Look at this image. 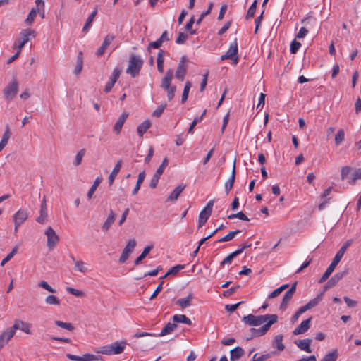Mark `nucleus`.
<instances>
[{
	"label": "nucleus",
	"mask_w": 361,
	"mask_h": 361,
	"mask_svg": "<svg viewBox=\"0 0 361 361\" xmlns=\"http://www.w3.org/2000/svg\"><path fill=\"white\" fill-rule=\"evenodd\" d=\"M278 315L275 314H267L264 315L258 316L250 314L248 315L244 316L242 320L245 324H247L249 326H258L264 322H269L271 321V326H272L273 324L278 322Z\"/></svg>",
	"instance_id": "f257e3e1"
},
{
	"label": "nucleus",
	"mask_w": 361,
	"mask_h": 361,
	"mask_svg": "<svg viewBox=\"0 0 361 361\" xmlns=\"http://www.w3.org/2000/svg\"><path fill=\"white\" fill-rule=\"evenodd\" d=\"M143 65V60L138 56L132 54L129 60L128 66L126 73L135 78L139 74V72Z\"/></svg>",
	"instance_id": "f03ea898"
},
{
	"label": "nucleus",
	"mask_w": 361,
	"mask_h": 361,
	"mask_svg": "<svg viewBox=\"0 0 361 361\" xmlns=\"http://www.w3.org/2000/svg\"><path fill=\"white\" fill-rule=\"evenodd\" d=\"M177 327V324L171 322H168L166 326L162 329L161 332L158 334H152L148 332H137L134 334V337L135 338H140L142 336H164L165 335L169 334L171 332H173Z\"/></svg>",
	"instance_id": "7ed1b4c3"
},
{
	"label": "nucleus",
	"mask_w": 361,
	"mask_h": 361,
	"mask_svg": "<svg viewBox=\"0 0 361 361\" xmlns=\"http://www.w3.org/2000/svg\"><path fill=\"white\" fill-rule=\"evenodd\" d=\"M35 31L31 29H24L23 30L20 34L19 37L17 39L16 44H15V47L18 49V50H20L21 52L22 48L24 47V45L30 40V37H35Z\"/></svg>",
	"instance_id": "20e7f679"
},
{
	"label": "nucleus",
	"mask_w": 361,
	"mask_h": 361,
	"mask_svg": "<svg viewBox=\"0 0 361 361\" xmlns=\"http://www.w3.org/2000/svg\"><path fill=\"white\" fill-rule=\"evenodd\" d=\"M238 42L237 39H235L233 42L231 43L228 51L221 56V60L224 61L226 59H231L233 61L234 64H237L238 61Z\"/></svg>",
	"instance_id": "39448f33"
},
{
	"label": "nucleus",
	"mask_w": 361,
	"mask_h": 361,
	"mask_svg": "<svg viewBox=\"0 0 361 361\" xmlns=\"http://www.w3.org/2000/svg\"><path fill=\"white\" fill-rule=\"evenodd\" d=\"M352 243H353V240H348L345 241L341 247L336 252V254L335 257H334L331 263L329 266V267L331 269L334 271L336 267L338 265V264L341 260V259L343 257V255H344L345 252H346L347 249L351 245Z\"/></svg>",
	"instance_id": "423d86ee"
},
{
	"label": "nucleus",
	"mask_w": 361,
	"mask_h": 361,
	"mask_svg": "<svg viewBox=\"0 0 361 361\" xmlns=\"http://www.w3.org/2000/svg\"><path fill=\"white\" fill-rule=\"evenodd\" d=\"M169 164V160L167 158H164L161 164V165L159 166V168L157 169L155 173L154 174L151 181L149 186L151 188H155L157 186L159 180L160 178V176L163 173L164 169L167 167Z\"/></svg>",
	"instance_id": "0eeeda50"
},
{
	"label": "nucleus",
	"mask_w": 361,
	"mask_h": 361,
	"mask_svg": "<svg viewBox=\"0 0 361 361\" xmlns=\"http://www.w3.org/2000/svg\"><path fill=\"white\" fill-rule=\"evenodd\" d=\"M45 235L47 237V245L49 250H52L59 242V237L51 226L47 228Z\"/></svg>",
	"instance_id": "6e6552de"
},
{
	"label": "nucleus",
	"mask_w": 361,
	"mask_h": 361,
	"mask_svg": "<svg viewBox=\"0 0 361 361\" xmlns=\"http://www.w3.org/2000/svg\"><path fill=\"white\" fill-rule=\"evenodd\" d=\"M297 283V281L293 283L291 287L284 294L279 307L281 310H285L287 308L289 302L291 300L293 295L296 291Z\"/></svg>",
	"instance_id": "1a4fd4ad"
},
{
	"label": "nucleus",
	"mask_w": 361,
	"mask_h": 361,
	"mask_svg": "<svg viewBox=\"0 0 361 361\" xmlns=\"http://www.w3.org/2000/svg\"><path fill=\"white\" fill-rule=\"evenodd\" d=\"M136 246V241L135 239L130 240L126 246L124 247L121 255L119 258V262L123 264L128 259L130 254L133 252Z\"/></svg>",
	"instance_id": "9d476101"
},
{
	"label": "nucleus",
	"mask_w": 361,
	"mask_h": 361,
	"mask_svg": "<svg viewBox=\"0 0 361 361\" xmlns=\"http://www.w3.org/2000/svg\"><path fill=\"white\" fill-rule=\"evenodd\" d=\"M349 273L348 269H345L342 271L337 272L334 274L328 281L326 283V288L330 289L335 286L340 280H341L344 276L348 275Z\"/></svg>",
	"instance_id": "9b49d317"
},
{
	"label": "nucleus",
	"mask_w": 361,
	"mask_h": 361,
	"mask_svg": "<svg viewBox=\"0 0 361 361\" xmlns=\"http://www.w3.org/2000/svg\"><path fill=\"white\" fill-rule=\"evenodd\" d=\"M271 321L267 322L265 324H264L262 327H260L259 329L251 328L250 330L251 332V336L250 337L247 338V340L248 341V340L252 339L255 337H259V336L265 335L267 333V331L269 330L270 327L271 326Z\"/></svg>",
	"instance_id": "f8f14e48"
},
{
	"label": "nucleus",
	"mask_w": 361,
	"mask_h": 361,
	"mask_svg": "<svg viewBox=\"0 0 361 361\" xmlns=\"http://www.w3.org/2000/svg\"><path fill=\"white\" fill-rule=\"evenodd\" d=\"M12 329H13L14 333L16 334V331L18 329L21 330L27 334H31L32 332L30 331L31 324L22 321L20 319H16L14 321V324L12 326H11Z\"/></svg>",
	"instance_id": "ddd939ff"
},
{
	"label": "nucleus",
	"mask_w": 361,
	"mask_h": 361,
	"mask_svg": "<svg viewBox=\"0 0 361 361\" xmlns=\"http://www.w3.org/2000/svg\"><path fill=\"white\" fill-rule=\"evenodd\" d=\"M14 335L13 329L11 327L7 328L0 334V350L9 342Z\"/></svg>",
	"instance_id": "4468645a"
},
{
	"label": "nucleus",
	"mask_w": 361,
	"mask_h": 361,
	"mask_svg": "<svg viewBox=\"0 0 361 361\" xmlns=\"http://www.w3.org/2000/svg\"><path fill=\"white\" fill-rule=\"evenodd\" d=\"M186 61V57L185 56H182L176 71V77L182 81L184 79L187 71Z\"/></svg>",
	"instance_id": "2eb2a0df"
},
{
	"label": "nucleus",
	"mask_w": 361,
	"mask_h": 361,
	"mask_svg": "<svg viewBox=\"0 0 361 361\" xmlns=\"http://www.w3.org/2000/svg\"><path fill=\"white\" fill-rule=\"evenodd\" d=\"M27 216L28 214L25 210L19 209L13 216L14 224H16V226H20L27 219Z\"/></svg>",
	"instance_id": "dca6fc26"
},
{
	"label": "nucleus",
	"mask_w": 361,
	"mask_h": 361,
	"mask_svg": "<svg viewBox=\"0 0 361 361\" xmlns=\"http://www.w3.org/2000/svg\"><path fill=\"white\" fill-rule=\"evenodd\" d=\"M121 72L122 70L121 68H116L114 69L113 73L109 78V80L106 84L104 90H111L117 79L120 76Z\"/></svg>",
	"instance_id": "f3484780"
},
{
	"label": "nucleus",
	"mask_w": 361,
	"mask_h": 361,
	"mask_svg": "<svg viewBox=\"0 0 361 361\" xmlns=\"http://www.w3.org/2000/svg\"><path fill=\"white\" fill-rule=\"evenodd\" d=\"M235 161H236V159H235L233 161L231 176L228 178V180L225 183V191L227 195L231 190L232 188L233 187L234 183H235V174H236Z\"/></svg>",
	"instance_id": "a211bd4d"
},
{
	"label": "nucleus",
	"mask_w": 361,
	"mask_h": 361,
	"mask_svg": "<svg viewBox=\"0 0 361 361\" xmlns=\"http://www.w3.org/2000/svg\"><path fill=\"white\" fill-rule=\"evenodd\" d=\"M312 317H310L307 319L303 320L300 324L294 329L293 334L294 335H299L305 333L310 327V322Z\"/></svg>",
	"instance_id": "6ab92c4d"
},
{
	"label": "nucleus",
	"mask_w": 361,
	"mask_h": 361,
	"mask_svg": "<svg viewBox=\"0 0 361 361\" xmlns=\"http://www.w3.org/2000/svg\"><path fill=\"white\" fill-rule=\"evenodd\" d=\"M128 116V114L126 112H123L118 118L116 123H115V125L114 126V131L115 132V133L116 135L120 134L122 127H123L124 123L126 122Z\"/></svg>",
	"instance_id": "aec40b11"
},
{
	"label": "nucleus",
	"mask_w": 361,
	"mask_h": 361,
	"mask_svg": "<svg viewBox=\"0 0 361 361\" xmlns=\"http://www.w3.org/2000/svg\"><path fill=\"white\" fill-rule=\"evenodd\" d=\"M186 185L185 184H180L178 186L176 187V188L171 192L170 195L167 197L166 202H172L176 200L180 193L183 191V190L185 188Z\"/></svg>",
	"instance_id": "412c9836"
},
{
	"label": "nucleus",
	"mask_w": 361,
	"mask_h": 361,
	"mask_svg": "<svg viewBox=\"0 0 361 361\" xmlns=\"http://www.w3.org/2000/svg\"><path fill=\"white\" fill-rule=\"evenodd\" d=\"M312 343V339L307 338L303 340L295 341V343L297 346L302 350H304L307 353H312V349L310 348V344Z\"/></svg>",
	"instance_id": "4be33fe9"
},
{
	"label": "nucleus",
	"mask_w": 361,
	"mask_h": 361,
	"mask_svg": "<svg viewBox=\"0 0 361 361\" xmlns=\"http://www.w3.org/2000/svg\"><path fill=\"white\" fill-rule=\"evenodd\" d=\"M193 299V295L192 293H190L187 297L183 298H180L176 300V304L179 305L182 309H185L190 306L191 301Z\"/></svg>",
	"instance_id": "5701e85b"
},
{
	"label": "nucleus",
	"mask_w": 361,
	"mask_h": 361,
	"mask_svg": "<svg viewBox=\"0 0 361 361\" xmlns=\"http://www.w3.org/2000/svg\"><path fill=\"white\" fill-rule=\"evenodd\" d=\"M121 166H122V161L118 160L109 176V184L110 185H111L113 184L117 174L119 173V171L121 169Z\"/></svg>",
	"instance_id": "b1692460"
},
{
	"label": "nucleus",
	"mask_w": 361,
	"mask_h": 361,
	"mask_svg": "<svg viewBox=\"0 0 361 361\" xmlns=\"http://www.w3.org/2000/svg\"><path fill=\"white\" fill-rule=\"evenodd\" d=\"M152 123L149 119L145 120L140 123L137 128V134L140 137H142L147 130L151 127Z\"/></svg>",
	"instance_id": "393cba45"
},
{
	"label": "nucleus",
	"mask_w": 361,
	"mask_h": 361,
	"mask_svg": "<svg viewBox=\"0 0 361 361\" xmlns=\"http://www.w3.org/2000/svg\"><path fill=\"white\" fill-rule=\"evenodd\" d=\"M173 71L171 69L166 72L165 76L164 77V78L161 81V87L163 89L169 90V88L170 87L171 82V79L173 78Z\"/></svg>",
	"instance_id": "a878e982"
},
{
	"label": "nucleus",
	"mask_w": 361,
	"mask_h": 361,
	"mask_svg": "<svg viewBox=\"0 0 361 361\" xmlns=\"http://www.w3.org/2000/svg\"><path fill=\"white\" fill-rule=\"evenodd\" d=\"M116 219V214L114 213L112 209L110 210V213L106 220V221L104 223V224L102 226V229L104 231H107L111 225L114 224Z\"/></svg>",
	"instance_id": "bb28decb"
},
{
	"label": "nucleus",
	"mask_w": 361,
	"mask_h": 361,
	"mask_svg": "<svg viewBox=\"0 0 361 361\" xmlns=\"http://www.w3.org/2000/svg\"><path fill=\"white\" fill-rule=\"evenodd\" d=\"M244 353H245L244 350L241 347H240V346H237L235 348L232 349L230 351V353H231L230 360H231V361H235L236 360H238L239 358H240L244 355Z\"/></svg>",
	"instance_id": "cd10ccee"
},
{
	"label": "nucleus",
	"mask_w": 361,
	"mask_h": 361,
	"mask_svg": "<svg viewBox=\"0 0 361 361\" xmlns=\"http://www.w3.org/2000/svg\"><path fill=\"white\" fill-rule=\"evenodd\" d=\"M126 345V343L125 341H116L111 343L113 354L117 355L121 353L123 351Z\"/></svg>",
	"instance_id": "c85d7f7f"
},
{
	"label": "nucleus",
	"mask_w": 361,
	"mask_h": 361,
	"mask_svg": "<svg viewBox=\"0 0 361 361\" xmlns=\"http://www.w3.org/2000/svg\"><path fill=\"white\" fill-rule=\"evenodd\" d=\"M283 336L282 334L276 335L273 340V348H276L280 351L283 350L285 345L283 343Z\"/></svg>",
	"instance_id": "c756f323"
},
{
	"label": "nucleus",
	"mask_w": 361,
	"mask_h": 361,
	"mask_svg": "<svg viewBox=\"0 0 361 361\" xmlns=\"http://www.w3.org/2000/svg\"><path fill=\"white\" fill-rule=\"evenodd\" d=\"M153 245H148L144 248L142 253L135 259L134 264L138 265L147 257L149 252L152 250Z\"/></svg>",
	"instance_id": "7c9ffc66"
},
{
	"label": "nucleus",
	"mask_w": 361,
	"mask_h": 361,
	"mask_svg": "<svg viewBox=\"0 0 361 361\" xmlns=\"http://www.w3.org/2000/svg\"><path fill=\"white\" fill-rule=\"evenodd\" d=\"M172 319L175 324L176 323H183V324H186L188 325L192 324L191 320L188 317H187L185 314H175V315H173Z\"/></svg>",
	"instance_id": "2f4dec72"
},
{
	"label": "nucleus",
	"mask_w": 361,
	"mask_h": 361,
	"mask_svg": "<svg viewBox=\"0 0 361 361\" xmlns=\"http://www.w3.org/2000/svg\"><path fill=\"white\" fill-rule=\"evenodd\" d=\"M82 64H83V56L82 51H80L78 54L77 59H76V66L74 69V73L75 75H78L82 69Z\"/></svg>",
	"instance_id": "473e14b6"
},
{
	"label": "nucleus",
	"mask_w": 361,
	"mask_h": 361,
	"mask_svg": "<svg viewBox=\"0 0 361 361\" xmlns=\"http://www.w3.org/2000/svg\"><path fill=\"white\" fill-rule=\"evenodd\" d=\"M211 214L207 213L204 211L202 210L200 212L198 218V228L202 227L206 224Z\"/></svg>",
	"instance_id": "72a5a7b5"
},
{
	"label": "nucleus",
	"mask_w": 361,
	"mask_h": 361,
	"mask_svg": "<svg viewBox=\"0 0 361 361\" xmlns=\"http://www.w3.org/2000/svg\"><path fill=\"white\" fill-rule=\"evenodd\" d=\"M97 13V7H96L95 9L88 16L87 21L82 28L83 32H87L89 30Z\"/></svg>",
	"instance_id": "f704fd0d"
},
{
	"label": "nucleus",
	"mask_w": 361,
	"mask_h": 361,
	"mask_svg": "<svg viewBox=\"0 0 361 361\" xmlns=\"http://www.w3.org/2000/svg\"><path fill=\"white\" fill-rule=\"evenodd\" d=\"M164 51L160 49L158 52L157 59V69L160 73H163L164 71Z\"/></svg>",
	"instance_id": "c9c22d12"
},
{
	"label": "nucleus",
	"mask_w": 361,
	"mask_h": 361,
	"mask_svg": "<svg viewBox=\"0 0 361 361\" xmlns=\"http://www.w3.org/2000/svg\"><path fill=\"white\" fill-rule=\"evenodd\" d=\"M240 233V230H235L233 231H231L227 235H226L223 238H221L219 239L217 241H216L215 243L230 241V240H233L234 238V237Z\"/></svg>",
	"instance_id": "e433bc0d"
},
{
	"label": "nucleus",
	"mask_w": 361,
	"mask_h": 361,
	"mask_svg": "<svg viewBox=\"0 0 361 361\" xmlns=\"http://www.w3.org/2000/svg\"><path fill=\"white\" fill-rule=\"evenodd\" d=\"M102 178H100V177H97L93 185L91 186V188H90L88 192H87V198L88 199H91L92 197V195L94 194V192H95V190H97V187L99 186V185L100 184V183L102 182Z\"/></svg>",
	"instance_id": "4c0bfd02"
},
{
	"label": "nucleus",
	"mask_w": 361,
	"mask_h": 361,
	"mask_svg": "<svg viewBox=\"0 0 361 361\" xmlns=\"http://www.w3.org/2000/svg\"><path fill=\"white\" fill-rule=\"evenodd\" d=\"M289 287V285L288 284H283L282 286H281L280 287H279L278 288L275 289L273 292H271L268 298H274L276 297H277L278 295H279L284 290H286V288H288Z\"/></svg>",
	"instance_id": "58836bf2"
},
{
	"label": "nucleus",
	"mask_w": 361,
	"mask_h": 361,
	"mask_svg": "<svg viewBox=\"0 0 361 361\" xmlns=\"http://www.w3.org/2000/svg\"><path fill=\"white\" fill-rule=\"evenodd\" d=\"M338 356V350L336 349L333 352L327 353L321 361H336Z\"/></svg>",
	"instance_id": "ea45409f"
},
{
	"label": "nucleus",
	"mask_w": 361,
	"mask_h": 361,
	"mask_svg": "<svg viewBox=\"0 0 361 361\" xmlns=\"http://www.w3.org/2000/svg\"><path fill=\"white\" fill-rule=\"evenodd\" d=\"M55 324L56 326L65 329L68 331H72L75 329V327L71 323L63 322L62 321L56 320Z\"/></svg>",
	"instance_id": "a19ab883"
},
{
	"label": "nucleus",
	"mask_w": 361,
	"mask_h": 361,
	"mask_svg": "<svg viewBox=\"0 0 361 361\" xmlns=\"http://www.w3.org/2000/svg\"><path fill=\"white\" fill-rule=\"evenodd\" d=\"M345 133L343 129H339L335 136V144L338 146L344 140Z\"/></svg>",
	"instance_id": "79ce46f5"
},
{
	"label": "nucleus",
	"mask_w": 361,
	"mask_h": 361,
	"mask_svg": "<svg viewBox=\"0 0 361 361\" xmlns=\"http://www.w3.org/2000/svg\"><path fill=\"white\" fill-rule=\"evenodd\" d=\"M184 268H185L184 264L176 265L167 271L166 275H176V274H178L180 270L183 269Z\"/></svg>",
	"instance_id": "37998d69"
},
{
	"label": "nucleus",
	"mask_w": 361,
	"mask_h": 361,
	"mask_svg": "<svg viewBox=\"0 0 361 361\" xmlns=\"http://www.w3.org/2000/svg\"><path fill=\"white\" fill-rule=\"evenodd\" d=\"M86 152L85 149H82L77 153L75 161L73 162L75 166H78L81 164L82 158Z\"/></svg>",
	"instance_id": "c03bdc74"
},
{
	"label": "nucleus",
	"mask_w": 361,
	"mask_h": 361,
	"mask_svg": "<svg viewBox=\"0 0 361 361\" xmlns=\"http://www.w3.org/2000/svg\"><path fill=\"white\" fill-rule=\"evenodd\" d=\"M237 253H235L234 251L231 253H230L227 257H226L221 262L220 266L224 267L225 264H231L232 262V260L236 257Z\"/></svg>",
	"instance_id": "a18cd8bd"
},
{
	"label": "nucleus",
	"mask_w": 361,
	"mask_h": 361,
	"mask_svg": "<svg viewBox=\"0 0 361 361\" xmlns=\"http://www.w3.org/2000/svg\"><path fill=\"white\" fill-rule=\"evenodd\" d=\"M18 249V247L17 245L15 246L12 249L11 252L9 254H8L5 258H4L2 259L1 262V265L4 266V264L6 263H7L9 260H11L12 259V257L15 255V254L17 252Z\"/></svg>",
	"instance_id": "49530a36"
},
{
	"label": "nucleus",
	"mask_w": 361,
	"mask_h": 361,
	"mask_svg": "<svg viewBox=\"0 0 361 361\" xmlns=\"http://www.w3.org/2000/svg\"><path fill=\"white\" fill-rule=\"evenodd\" d=\"M102 357L99 355H95L90 353L85 354L82 356V361H94L101 360Z\"/></svg>",
	"instance_id": "de8ad7c7"
},
{
	"label": "nucleus",
	"mask_w": 361,
	"mask_h": 361,
	"mask_svg": "<svg viewBox=\"0 0 361 361\" xmlns=\"http://www.w3.org/2000/svg\"><path fill=\"white\" fill-rule=\"evenodd\" d=\"M257 0H255L247 11V13L246 15L247 19L254 16V15L256 12V9H257Z\"/></svg>",
	"instance_id": "09e8293b"
},
{
	"label": "nucleus",
	"mask_w": 361,
	"mask_h": 361,
	"mask_svg": "<svg viewBox=\"0 0 361 361\" xmlns=\"http://www.w3.org/2000/svg\"><path fill=\"white\" fill-rule=\"evenodd\" d=\"M213 6H214V4L212 2H210L209 4V7H208L207 10L204 11V12H202L201 13V15L200 16V17L198 18V19H197V20L196 22V23L197 25L200 24L202 21V20L204 19V18L206 16L209 15L211 13L212 9L213 8Z\"/></svg>",
	"instance_id": "8fccbe9b"
},
{
	"label": "nucleus",
	"mask_w": 361,
	"mask_h": 361,
	"mask_svg": "<svg viewBox=\"0 0 361 361\" xmlns=\"http://www.w3.org/2000/svg\"><path fill=\"white\" fill-rule=\"evenodd\" d=\"M166 107V104H161L153 111L152 116L159 118L161 116L164 110Z\"/></svg>",
	"instance_id": "3c124183"
},
{
	"label": "nucleus",
	"mask_w": 361,
	"mask_h": 361,
	"mask_svg": "<svg viewBox=\"0 0 361 361\" xmlns=\"http://www.w3.org/2000/svg\"><path fill=\"white\" fill-rule=\"evenodd\" d=\"M321 301V295H317V296L312 300H310L306 305L307 306V308L310 310L311 308H313L316 307L319 302Z\"/></svg>",
	"instance_id": "603ef678"
},
{
	"label": "nucleus",
	"mask_w": 361,
	"mask_h": 361,
	"mask_svg": "<svg viewBox=\"0 0 361 361\" xmlns=\"http://www.w3.org/2000/svg\"><path fill=\"white\" fill-rule=\"evenodd\" d=\"M45 302L47 304H49V305H59L60 304L59 299L57 297L52 295H48L45 299Z\"/></svg>",
	"instance_id": "864d4df0"
},
{
	"label": "nucleus",
	"mask_w": 361,
	"mask_h": 361,
	"mask_svg": "<svg viewBox=\"0 0 361 361\" xmlns=\"http://www.w3.org/2000/svg\"><path fill=\"white\" fill-rule=\"evenodd\" d=\"M301 47V43L294 39L290 43V51L291 54H296Z\"/></svg>",
	"instance_id": "5fc2aeb1"
},
{
	"label": "nucleus",
	"mask_w": 361,
	"mask_h": 361,
	"mask_svg": "<svg viewBox=\"0 0 361 361\" xmlns=\"http://www.w3.org/2000/svg\"><path fill=\"white\" fill-rule=\"evenodd\" d=\"M334 270L331 269L329 267L325 271L324 274L322 276V277L319 279L318 283H322L325 282L328 278L330 276V275L332 274Z\"/></svg>",
	"instance_id": "6e6d98bb"
},
{
	"label": "nucleus",
	"mask_w": 361,
	"mask_h": 361,
	"mask_svg": "<svg viewBox=\"0 0 361 361\" xmlns=\"http://www.w3.org/2000/svg\"><path fill=\"white\" fill-rule=\"evenodd\" d=\"M38 286L41 288H44L45 290H47V291L50 292V293H56V290L55 289H54L52 287H51L48 283L47 282H46L45 281H41L39 283H38Z\"/></svg>",
	"instance_id": "4d7b16f0"
},
{
	"label": "nucleus",
	"mask_w": 361,
	"mask_h": 361,
	"mask_svg": "<svg viewBox=\"0 0 361 361\" xmlns=\"http://www.w3.org/2000/svg\"><path fill=\"white\" fill-rule=\"evenodd\" d=\"M240 288V285H237L235 287H232L226 290H224L223 292V296L224 297H229L231 295H232L233 294H234L235 293V291Z\"/></svg>",
	"instance_id": "13d9d810"
},
{
	"label": "nucleus",
	"mask_w": 361,
	"mask_h": 361,
	"mask_svg": "<svg viewBox=\"0 0 361 361\" xmlns=\"http://www.w3.org/2000/svg\"><path fill=\"white\" fill-rule=\"evenodd\" d=\"M37 15V12L35 9H32L31 11L29 13L27 18L25 19V23L27 25L32 24V23L34 21V19Z\"/></svg>",
	"instance_id": "bf43d9fd"
},
{
	"label": "nucleus",
	"mask_w": 361,
	"mask_h": 361,
	"mask_svg": "<svg viewBox=\"0 0 361 361\" xmlns=\"http://www.w3.org/2000/svg\"><path fill=\"white\" fill-rule=\"evenodd\" d=\"M17 93L18 92H4V98L9 102L16 98Z\"/></svg>",
	"instance_id": "052dcab7"
},
{
	"label": "nucleus",
	"mask_w": 361,
	"mask_h": 361,
	"mask_svg": "<svg viewBox=\"0 0 361 361\" xmlns=\"http://www.w3.org/2000/svg\"><path fill=\"white\" fill-rule=\"evenodd\" d=\"M66 290L69 293H71L75 296H77V297H81L84 295V293L82 291L75 289L72 287H66Z\"/></svg>",
	"instance_id": "680f3d73"
},
{
	"label": "nucleus",
	"mask_w": 361,
	"mask_h": 361,
	"mask_svg": "<svg viewBox=\"0 0 361 361\" xmlns=\"http://www.w3.org/2000/svg\"><path fill=\"white\" fill-rule=\"evenodd\" d=\"M188 37V34L184 33V32H180L178 34V37L176 39V43L179 44H183L186 41Z\"/></svg>",
	"instance_id": "e2e57ef3"
},
{
	"label": "nucleus",
	"mask_w": 361,
	"mask_h": 361,
	"mask_svg": "<svg viewBox=\"0 0 361 361\" xmlns=\"http://www.w3.org/2000/svg\"><path fill=\"white\" fill-rule=\"evenodd\" d=\"M18 84L16 79H13L4 90H18Z\"/></svg>",
	"instance_id": "0e129e2a"
},
{
	"label": "nucleus",
	"mask_w": 361,
	"mask_h": 361,
	"mask_svg": "<svg viewBox=\"0 0 361 361\" xmlns=\"http://www.w3.org/2000/svg\"><path fill=\"white\" fill-rule=\"evenodd\" d=\"M351 169H352L351 167L348 166H343L341 168V179L342 180H344V179H345L347 178L348 175L351 171Z\"/></svg>",
	"instance_id": "69168bd1"
},
{
	"label": "nucleus",
	"mask_w": 361,
	"mask_h": 361,
	"mask_svg": "<svg viewBox=\"0 0 361 361\" xmlns=\"http://www.w3.org/2000/svg\"><path fill=\"white\" fill-rule=\"evenodd\" d=\"M251 246V243H243L240 245V247L238 249L234 251V252L237 253V255H239L240 254L243 253L245 249L250 247Z\"/></svg>",
	"instance_id": "338daca9"
},
{
	"label": "nucleus",
	"mask_w": 361,
	"mask_h": 361,
	"mask_svg": "<svg viewBox=\"0 0 361 361\" xmlns=\"http://www.w3.org/2000/svg\"><path fill=\"white\" fill-rule=\"evenodd\" d=\"M202 121V117H195L192 122L190 123L188 130V133H192L195 126Z\"/></svg>",
	"instance_id": "774afa93"
}]
</instances>
